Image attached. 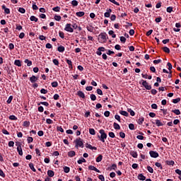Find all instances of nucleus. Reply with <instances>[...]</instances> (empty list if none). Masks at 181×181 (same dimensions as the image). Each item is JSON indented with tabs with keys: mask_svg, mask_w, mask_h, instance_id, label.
Returning a JSON list of instances; mask_svg holds the SVG:
<instances>
[{
	"mask_svg": "<svg viewBox=\"0 0 181 181\" xmlns=\"http://www.w3.org/2000/svg\"><path fill=\"white\" fill-rule=\"evenodd\" d=\"M40 104H42V105H45V107H49V103L47 102H40L38 105H40Z\"/></svg>",
	"mask_w": 181,
	"mask_h": 181,
	"instance_id": "a18cd8bd",
	"label": "nucleus"
},
{
	"mask_svg": "<svg viewBox=\"0 0 181 181\" xmlns=\"http://www.w3.org/2000/svg\"><path fill=\"white\" fill-rule=\"evenodd\" d=\"M15 66H18V67H21L22 66V63L21 62V60L16 59L14 62Z\"/></svg>",
	"mask_w": 181,
	"mask_h": 181,
	"instance_id": "4468645a",
	"label": "nucleus"
},
{
	"mask_svg": "<svg viewBox=\"0 0 181 181\" xmlns=\"http://www.w3.org/2000/svg\"><path fill=\"white\" fill-rule=\"evenodd\" d=\"M113 127L115 129H121V127L119 126V124H118L117 123H114L113 124Z\"/></svg>",
	"mask_w": 181,
	"mask_h": 181,
	"instance_id": "c85d7f7f",
	"label": "nucleus"
},
{
	"mask_svg": "<svg viewBox=\"0 0 181 181\" xmlns=\"http://www.w3.org/2000/svg\"><path fill=\"white\" fill-rule=\"evenodd\" d=\"M129 129H131V131H134V129H135V125L132 123L129 124Z\"/></svg>",
	"mask_w": 181,
	"mask_h": 181,
	"instance_id": "e433bc0d",
	"label": "nucleus"
},
{
	"mask_svg": "<svg viewBox=\"0 0 181 181\" xmlns=\"http://www.w3.org/2000/svg\"><path fill=\"white\" fill-rule=\"evenodd\" d=\"M47 175L49 176V177H53V176H54V172L52 170H49L47 171Z\"/></svg>",
	"mask_w": 181,
	"mask_h": 181,
	"instance_id": "a211bd4d",
	"label": "nucleus"
},
{
	"mask_svg": "<svg viewBox=\"0 0 181 181\" xmlns=\"http://www.w3.org/2000/svg\"><path fill=\"white\" fill-rule=\"evenodd\" d=\"M180 98H176V99H173V103L174 104H177V103H180Z\"/></svg>",
	"mask_w": 181,
	"mask_h": 181,
	"instance_id": "de8ad7c7",
	"label": "nucleus"
},
{
	"mask_svg": "<svg viewBox=\"0 0 181 181\" xmlns=\"http://www.w3.org/2000/svg\"><path fill=\"white\" fill-rule=\"evenodd\" d=\"M29 168L33 170V172H36V169L32 163H29Z\"/></svg>",
	"mask_w": 181,
	"mask_h": 181,
	"instance_id": "bb28decb",
	"label": "nucleus"
},
{
	"mask_svg": "<svg viewBox=\"0 0 181 181\" xmlns=\"http://www.w3.org/2000/svg\"><path fill=\"white\" fill-rule=\"evenodd\" d=\"M98 179H99L100 180H101V181H105V178L104 177V175H100L98 176Z\"/></svg>",
	"mask_w": 181,
	"mask_h": 181,
	"instance_id": "052dcab7",
	"label": "nucleus"
},
{
	"mask_svg": "<svg viewBox=\"0 0 181 181\" xmlns=\"http://www.w3.org/2000/svg\"><path fill=\"white\" fill-rule=\"evenodd\" d=\"M172 112H174L176 115H180V110H172Z\"/></svg>",
	"mask_w": 181,
	"mask_h": 181,
	"instance_id": "ea45409f",
	"label": "nucleus"
},
{
	"mask_svg": "<svg viewBox=\"0 0 181 181\" xmlns=\"http://www.w3.org/2000/svg\"><path fill=\"white\" fill-rule=\"evenodd\" d=\"M89 134L90 135H95V130L94 129H89Z\"/></svg>",
	"mask_w": 181,
	"mask_h": 181,
	"instance_id": "a19ab883",
	"label": "nucleus"
},
{
	"mask_svg": "<svg viewBox=\"0 0 181 181\" xmlns=\"http://www.w3.org/2000/svg\"><path fill=\"white\" fill-rule=\"evenodd\" d=\"M167 165H171L172 166H173L175 165V161L173 160L167 161Z\"/></svg>",
	"mask_w": 181,
	"mask_h": 181,
	"instance_id": "774afa93",
	"label": "nucleus"
},
{
	"mask_svg": "<svg viewBox=\"0 0 181 181\" xmlns=\"http://www.w3.org/2000/svg\"><path fill=\"white\" fill-rule=\"evenodd\" d=\"M149 153H150V156L151 158H158V157H159V153H158V152H156V151H150Z\"/></svg>",
	"mask_w": 181,
	"mask_h": 181,
	"instance_id": "423d86ee",
	"label": "nucleus"
},
{
	"mask_svg": "<svg viewBox=\"0 0 181 181\" xmlns=\"http://www.w3.org/2000/svg\"><path fill=\"white\" fill-rule=\"evenodd\" d=\"M52 11H54V12H59L60 11V7L56 6L52 8Z\"/></svg>",
	"mask_w": 181,
	"mask_h": 181,
	"instance_id": "5fc2aeb1",
	"label": "nucleus"
},
{
	"mask_svg": "<svg viewBox=\"0 0 181 181\" xmlns=\"http://www.w3.org/2000/svg\"><path fill=\"white\" fill-rule=\"evenodd\" d=\"M99 133L100 134V136L98 135V137L100 141H101V142H105V139H107V133H105V131L104 129H100Z\"/></svg>",
	"mask_w": 181,
	"mask_h": 181,
	"instance_id": "f257e3e1",
	"label": "nucleus"
},
{
	"mask_svg": "<svg viewBox=\"0 0 181 181\" xmlns=\"http://www.w3.org/2000/svg\"><path fill=\"white\" fill-rule=\"evenodd\" d=\"M64 30H66V32H69L70 33H73L74 32V30L71 28V24L70 23H67L66 25Z\"/></svg>",
	"mask_w": 181,
	"mask_h": 181,
	"instance_id": "7ed1b4c3",
	"label": "nucleus"
},
{
	"mask_svg": "<svg viewBox=\"0 0 181 181\" xmlns=\"http://www.w3.org/2000/svg\"><path fill=\"white\" fill-rule=\"evenodd\" d=\"M30 21H31V22H37L38 19L35 16H32L30 18Z\"/></svg>",
	"mask_w": 181,
	"mask_h": 181,
	"instance_id": "5701e85b",
	"label": "nucleus"
},
{
	"mask_svg": "<svg viewBox=\"0 0 181 181\" xmlns=\"http://www.w3.org/2000/svg\"><path fill=\"white\" fill-rule=\"evenodd\" d=\"M75 144H76V146H79V147H82L83 148V141L81 140V139L78 138V139H76L75 141H74Z\"/></svg>",
	"mask_w": 181,
	"mask_h": 181,
	"instance_id": "20e7f679",
	"label": "nucleus"
},
{
	"mask_svg": "<svg viewBox=\"0 0 181 181\" xmlns=\"http://www.w3.org/2000/svg\"><path fill=\"white\" fill-rule=\"evenodd\" d=\"M147 170L150 173H153V168H152V167L151 166H147Z\"/></svg>",
	"mask_w": 181,
	"mask_h": 181,
	"instance_id": "79ce46f5",
	"label": "nucleus"
},
{
	"mask_svg": "<svg viewBox=\"0 0 181 181\" xmlns=\"http://www.w3.org/2000/svg\"><path fill=\"white\" fill-rule=\"evenodd\" d=\"M109 35H110V36H112V37H113V38L117 37V35L114 34V31L113 30H110L109 31Z\"/></svg>",
	"mask_w": 181,
	"mask_h": 181,
	"instance_id": "f704fd0d",
	"label": "nucleus"
},
{
	"mask_svg": "<svg viewBox=\"0 0 181 181\" xmlns=\"http://www.w3.org/2000/svg\"><path fill=\"white\" fill-rule=\"evenodd\" d=\"M130 155L133 157V158H138V153L136 151H132L130 152Z\"/></svg>",
	"mask_w": 181,
	"mask_h": 181,
	"instance_id": "2eb2a0df",
	"label": "nucleus"
},
{
	"mask_svg": "<svg viewBox=\"0 0 181 181\" xmlns=\"http://www.w3.org/2000/svg\"><path fill=\"white\" fill-rule=\"evenodd\" d=\"M99 40L100 43H105V42H107V33H101L99 35Z\"/></svg>",
	"mask_w": 181,
	"mask_h": 181,
	"instance_id": "f03ea898",
	"label": "nucleus"
},
{
	"mask_svg": "<svg viewBox=\"0 0 181 181\" xmlns=\"http://www.w3.org/2000/svg\"><path fill=\"white\" fill-rule=\"evenodd\" d=\"M103 160V155H99L96 158V162L99 163Z\"/></svg>",
	"mask_w": 181,
	"mask_h": 181,
	"instance_id": "c756f323",
	"label": "nucleus"
},
{
	"mask_svg": "<svg viewBox=\"0 0 181 181\" xmlns=\"http://www.w3.org/2000/svg\"><path fill=\"white\" fill-rule=\"evenodd\" d=\"M144 121H145V119L144 117H140L138 120L137 122L139 125H142L144 124Z\"/></svg>",
	"mask_w": 181,
	"mask_h": 181,
	"instance_id": "4be33fe9",
	"label": "nucleus"
},
{
	"mask_svg": "<svg viewBox=\"0 0 181 181\" xmlns=\"http://www.w3.org/2000/svg\"><path fill=\"white\" fill-rule=\"evenodd\" d=\"M33 11H37V9H39V7H37L36 4H33Z\"/></svg>",
	"mask_w": 181,
	"mask_h": 181,
	"instance_id": "69168bd1",
	"label": "nucleus"
},
{
	"mask_svg": "<svg viewBox=\"0 0 181 181\" xmlns=\"http://www.w3.org/2000/svg\"><path fill=\"white\" fill-rule=\"evenodd\" d=\"M78 95L81 98H86V95L84 94V93H83V91L78 90Z\"/></svg>",
	"mask_w": 181,
	"mask_h": 181,
	"instance_id": "ddd939ff",
	"label": "nucleus"
},
{
	"mask_svg": "<svg viewBox=\"0 0 181 181\" xmlns=\"http://www.w3.org/2000/svg\"><path fill=\"white\" fill-rule=\"evenodd\" d=\"M1 9H3L5 12V13H6L7 15L11 13V10H9V8H6V6L3 5L1 6Z\"/></svg>",
	"mask_w": 181,
	"mask_h": 181,
	"instance_id": "6e6552de",
	"label": "nucleus"
},
{
	"mask_svg": "<svg viewBox=\"0 0 181 181\" xmlns=\"http://www.w3.org/2000/svg\"><path fill=\"white\" fill-rule=\"evenodd\" d=\"M77 162L78 165H81V163H86V160L84 159V158H82L81 160H78Z\"/></svg>",
	"mask_w": 181,
	"mask_h": 181,
	"instance_id": "2f4dec72",
	"label": "nucleus"
},
{
	"mask_svg": "<svg viewBox=\"0 0 181 181\" xmlns=\"http://www.w3.org/2000/svg\"><path fill=\"white\" fill-rule=\"evenodd\" d=\"M28 144H31V142H33V138L28 136L27 139Z\"/></svg>",
	"mask_w": 181,
	"mask_h": 181,
	"instance_id": "49530a36",
	"label": "nucleus"
},
{
	"mask_svg": "<svg viewBox=\"0 0 181 181\" xmlns=\"http://www.w3.org/2000/svg\"><path fill=\"white\" fill-rule=\"evenodd\" d=\"M57 131H59V132H64V129H63L61 126L57 127Z\"/></svg>",
	"mask_w": 181,
	"mask_h": 181,
	"instance_id": "864d4df0",
	"label": "nucleus"
},
{
	"mask_svg": "<svg viewBox=\"0 0 181 181\" xmlns=\"http://www.w3.org/2000/svg\"><path fill=\"white\" fill-rule=\"evenodd\" d=\"M57 50L58 52H59V53H63V52H64L65 50V48L64 46L60 45L59 47H58Z\"/></svg>",
	"mask_w": 181,
	"mask_h": 181,
	"instance_id": "aec40b11",
	"label": "nucleus"
},
{
	"mask_svg": "<svg viewBox=\"0 0 181 181\" xmlns=\"http://www.w3.org/2000/svg\"><path fill=\"white\" fill-rule=\"evenodd\" d=\"M54 19L55 21H57L59 22V21H61L62 16H55L54 17Z\"/></svg>",
	"mask_w": 181,
	"mask_h": 181,
	"instance_id": "3c124183",
	"label": "nucleus"
},
{
	"mask_svg": "<svg viewBox=\"0 0 181 181\" xmlns=\"http://www.w3.org/2000/svg\"><path fill=\"white\" fill-rule=\"evenodd\" d=\"M40 93L41 94H47V90L45 89V88H42L40 90Z\"/></svg>",
	"mask_w": 181,
	"mask_h": 181,
	"instance_id": "13d9d810",
	"label": "nucleus"
},
{
	"mask_svg": "<svg viewBox=\"0 0 181 181\" xmlns=\"http://www.w3.org/2000/svg\"><path fill=\"white\" fill-rule=\"evenodd\" d=\"M86 148L91 149L92 151H97V147L91 146V144H86Z\"/></svg>",
	"mask_w": 181,
	"mask_h": 181,
	"instance_id": "9b49d317",
	"label": "nucleus"
},
{
	"mask_svg": "<svg viewBox=\"0 0 181 181\" xmlns=\"http://www.w3.org/2000/svg\"><path fill=\"white\" fill-rule=\"evenodd\" d=\"M59 37H61L62 39H64V33L59 31Z\"/></svg>",
	"mask_w": 181,
	"mask_h": 181,
	"instance_id": "680f3d73",
	"label": "nucleus"
},
{
	"mask_svg": "<svg viewBox=\"0 0 181 181\" xmlns=\"http://www.w3.org/2000/svg\"><path fill=\"white\" fill-rule=\"evenodd\" d=\"M8 118L11 121H16V119H18V117H16L15 115H10Z\"/></svg>",
	"mask_w": 181,
	"mask_h": 181,
	"instance_id": "473e14b6",
	"label": "nucleus"
},
{
	"mask_svg": "<svg viewBox=\"0 0 181 181\" xmlns=\"http://www.w3.org/2000/svg\"><path fill=\"white\" fill-rule=\"evenodd\" d=\"M128 112L130 113V115H132V117H134L135 115V112H134V110H132V109H128Z\"/></svg>",
	"mask_w": 181,
	"mask_h": 181,
	"instance_id": "c03bdc74",
	"label": "nucleus"
},
{
	"mask_svg": "<svg viewBox=\"0 0 181 181\" xmlns=\"http://www.w3.org/2000/svg\"><path fill=\"white\" fill-rule=\"evenodd\" d=\"M89 170H94L95 172H97L98 173H100V170L97 169L94 165H89L88 166Z\"/></svg>",
	"mask_w": 181,
	"mask_h": 181,
	"instance_id": "0eeeda50",
	"label": "nucleus"
},
{
	"mask_svg": "<svg viewBox=\"0 0 181 181\" xmlns=\"http://www.w3.org/2000/svg\"><path fill=\"white\" fill-rule=\"evenodd\" d=\"M17 151L18 152V155H20L21 156H22V155H23V151H22V147L21 146V145H19L17 147Z\"/></svg>",
	"mask_w": 181,
	"mask_h": 181,
	"instance_id": "9d476101",
	"label": "nucleus"
},
{
	"mask_svg": "<svg viewBox=\"0 0 181 181\" xmlns=\"http://www.w3.org/2000/svg\"><path fill=\"white\" fill-rule=\"evenodd\" d=\"M76 16H78V18H81V16H84L85 13L84 11H78L76 13Z\"/></svg>",
	"mask_w": 181,
	"mask_h": 181,
	"instance_id": "f3484780",
	"label": "nucleus"
},
{
	"mask_svg": "<svg viewBox=\"0 0 181 181\" xmlns=\"http://www.w3.org/2000/svg\"><path fill=\"white\" fill-rule=\"evenodd\" d=\"M119 114H121V115H124V117H128L129 115L128 112L124 110H120Z\"/></svg>",
	"mask_w": 181,
	"mask_h": 181,
	"instance_id": "b1692460",
	"label": "nucleus"
},
{
	"mask_svg": "<svg viewBox=\"0 0 181 181\" xmlns=\"http://www.w3.org/2000/svg\"><path fill=\"white\" fill-rule=\"evenodd\" d=\"M52 87L56 88L58 87L59 86V83H57V81H54L51 83Z\"/></svg>",
	"mask_w": 181,
	"mask_h": 181,
	"instance_id": "c9c22d12",
	"label": "nucleus"
},
{
	"mask_svg": "<svg viewBox=\"0 0 181 181\" xmlns=\"http://www.w3.org/2000/svg\"><path fill=\"white\" fill-rule=\"evenodd\" d=\"M52 62H53L54 64H55V66H59V60L58 59H54L52 60Z\"/></svg>",
	"mask_w": 181,
	"mask_h": 181,
	"instance_id": "338daca9",
	"label": "nucleus"
},
{
	"mask_svg": "<svg viewBox=\"0 0 181 181\" xmlns=\"http://www.w3.org/2000/svg\"><path fill=\"white\" fill-rule=\"evenodd\" d=\"M90 99H91L92 101H95V100H97V97L95 96V95L91 94L90 95Z\"/></svg>",
	"mask_w": 181,
	"mask_h": 181,
	"instance_id": "8fccbe9b",
	"label": "nucleus"
},
{
	"mask_svg": "<svg viewBox=\"0 0 181 181\" xmlns=\"http://www.w3.org/2000/svg\"><path fill=\"white\" fill-rule=\"evenodd\" d=\"M30 83H35V81H37V77L35 76L34 75L32 76L30 78Z\"/></svg>",
	"mask_w": 181,
	"mask_h": 181,
	"instance_id": "f8f14e48",
	"label": "nucleus"
},
{
	"mask_svg": "<svg viewBox=\"0 0 181 181\" xmlns=\"http://www.w3.org/2000/svg\"><path fill=\"white\" fill-rule=\"evenodd\" d=\"M141 82L142 86H144L146 90H151L152 88V86H151V85H148L146 81L141 80Z\"/></svg>",
	"mask_w": 181,
	"mask_h": 181,
	"instance_id": "39448f33",
	"label": "nucleus"
},
{
	"mask_svg": "<svg viewBox=\"0 0 181 181\" xmlns=\"http://www.w3.org/2000/svg\"><path fill=\"white\" fill-rule=\"evenodd\" d=\"M64 172L65 173H69V172H70V168H69L67 166L64 167Z\"/></svg>",
	"mask_w": 181,
	"mask_h": 181,
	"instance_id": "4c0bfd02",
	"label": "nucleus"
},
{
	"mask_svg": "<svg viewBox=\"0 0 181 181\" xmlns=\"http://www.w3.org/2000/svg\"><path fill=\"white\" fill-rule=\"evenodd\" d=\"M76 156V152L74 151H71L69 152H68V156H69V158H73V156Z\"/></svg>",
	"mask_w": 181,
	"mask_h": 181,
	"instance_id": "6ab92c4d",
	"label": "nucleus"
},
{
	"mask_svg": "<svg viewBox=\"0 0 181 181\" xmlns=\"http://www.w3.org/2000/svg\"><path fill=\"white\" fill-rule=\"evenodd\" d=\"M155 165L157 168H160V169H163L162 164L160 163L157 162L155 163Z\"/></svg>",
	"mask_w": 181,
	"mask_h": 181,
	"instance_id": "4d7b16f0",
	"label": "nucleus"
},
{
	"mask_svg": "<svg viewBox=\"0 0 181 181\" xmlns=\"http://www.w3.org/2000/svg\"><path fill=\"white\" fill-rule=\"evenodd\" d=\"M109 170H117V165L115 164L112 165L111 168H108Z\"/></svg>",
	"mask_w": 181,
	"mask_h": 181,
	"instance_id": "72a5a7b5",
	"label": "nucleus"
},
{
	"mask_svg": "<svg viewBox=\"0 0 181 181\" xmlns=\"http://www.w3.org/2000/svg\"><path fill=\"white\" fill-rule=\"evenodd\" d=\"M120 42H122V43H125V42H127V38H125V37H120Z\"/></svg>",
	"mask_w": 181,
	"mask_h": 181,
	"instance_id": "0e129e2a",
	"label": "nucleus"
},
{
	"mask_svg": "<svg viewBox=\"0 0 181 181\" xmlns=\"http://www.w3.org/2000/svg\"><path fill=\"white\" fill-rule=\"evenodd\" d=\"M139 134H140V135H138V136H136L137 139H139L140 141L144 140V136H142V135H144V133L140 132Z\"/></svg>",
	"mask_w": 181,
	"mask_h": 181,
	"instance_id": "393cba45",
	"label": "nucleus"
},
{
	"mask_svg": "<svg viewBox=\"0 0 181 181\" xmlns=\"http://www.w3.org/2000/svg\"><path fill=\"white\" fill-rule=\"evenodd\" d=\"M23 127H29V125H30V122H28V121H25V122H23Z\"/></svg>",
	"mask_w": 181,
	"mask_h": 181,
	"instance_id": "603ef678",
	"label": "nucleus"
},
{
	"mask_svg": "<svg viewBox=\"0 0 181 181\" xmlns=\"http://www.w3.org/2000/svg\"><path fill=\"white\" fill-rule=\"evenodd\" d=\"M156 125L157 127H163V123H162L159 119H156Z\"/></svg>",
	"mask_w": 181,
	"mask_h": 181,
	"instance_id": "dca6fc26",
	"label": "nucleus"
},
{
	"mask_svg": "<svg viewBox=\"0 0 181 181\" xmlns=\"http://www.w3.org/2000/svg\"><path fill=\"white\" fill-rule=\"evenodd\" d=\"M173 11V7L169 6L167 8V12H168V13H171Z\"/></svg>",
	"mask_w": 181,
	"mask_h": 181,
	"instance_id": "37998d69",
	"label": "nucleus"
},
{
	"mask_svg": "<svg viewBox=\"0 0 181 181\" xmlns=\"http://www.w3.org/2000/svg\"><path fill=\"white\" fill-rule=\"evenodd\" d=\"M163 50L165 53H170V49L168 47H163Z\"/></svg>",
	"mask_w": 181,
	"mask_h": 181,
	"instance_id": "cd10ccee",
	"label": "nucleus"
},
{
	"mask_svg": "<svg viewBox=\"0 0 181 181\" xmlns=\"http://www.w3.org/2000/svg\"><path fill=\"white\" fill-rule=\"evenodd\" d=\"M71 5H72L73 6H77V5H78V1H77L76 0H73V1H71Z\"/></svg>",
	"mask_w": 181,
	"mask_h": 181,
	"instance_id": "58836bf2",
	"label": "nucleus"
},
{
	"mask_svg": "<svg viewBox=\"0 0 181 181\" xmlns=\"http://www.w3.org/2000/svg\"><path fill=\"white\" fill-rule=\"evenodd\" d=\"M18 12H20L21 13H25V12H26V10H25L23 8L20 7L18 8Z\"/></svg>",
	"mask_w": 181,
	"mask_h": 181,
	"instance_id": "09e8293b",
	"label": "nucleus"
},
{
	"mask_svg": "<svg viewBox=\"0 0 181 181\" xmlns=\"http://www.w3.org/2000/svg\"><path fill=\"white\" fill-rule=\"evenodd\" d=\"M24 63L27 64L28 67H30V66H32V61H30L29 59H25Z\"/></svg>",
	"mask_w": 181,
	"mask_h": 181,
	"instance_id": "a878e982",
	"label": "nucleus"
},
{
	"mask_svg": "<svg viewBox=\"0 0 181 181\" xmlns=\"http://www.w3.org/2000/svg\"><path fill=\"white\" fill-rule=\"evenodd\" d=\"M86 29L88 32H91V33L94 32V28L91 25L86 27Z\"/></svg>",
	"mask_w": 181,
	"mask_h": 181,
	"instance_id": "7c9ffc66",
	"label": "nucleus"
},
{
	"mask_svg": "<svg viewBox=\"0 0 181 181\" xmlns=\"http://www.w3.org/2000/svg\"><path fill=\"white\" fill-rule=\"evenodd\" d=\"M112 12V10H111V8L107 10V12H105L104 14L105 18H110Z\"/></svg>",
	"mask_w": 181,
	"mask_h": 181,
	"instance_id": "1a4fd4ad",
	"label": "nucleus"
},
{
	"mask_svg": "<svg viewBox=\"0 0 181 181\" xmlns=\"http://www.w3.org/2000/svg\"><path fill=\"white\" fill-rule=\"evenodd\" d=\"M139 180H145L146 177H145L143 174H139L138 176Z\"/></svg>",
	"mask_w": 181,
	"mask_h": 181,
	"instance_id": "412c9836",
	"label": "nucleus"
},
{
	"mask_svg": "<svg viewBox=\"0 0 181 181\" xmlns=\"http://www.w3.org/2000/svg\"><path fill=\"white\" fill-rule=\"evenodd\" d=\"M12 100H13V96H10L8 98V99L7 100V104H11V103H12Z\"/></svg>",
	"mask_w": 181,
	"mask_h": 181,
	"instance_id": "bf43d9fd",
	"label": "nucleus"
},
{
	"mask_svg": "<svg viewBox=\"0 0 181 181\" xmlns=\"http://www.w3.org/2000/svg\"><path fill=\"white\" fill-rule=\"evenodd\" d=\"M45 47L47 49H52L53 47V46L50 43H47L46 45H45Z\"/></svg>",
	"mask_w": 181,
	"mask_h": 181,
	"instance_id": "e2e57ef3",
	"label": "nucleus"
},
{
	"mask_svg": "<svg viewBox=\"0 0 181 181\" xmlns=\"http://www.w3.org/2000/svg\"><path fill=\"white\" fill-rule=\"evenodd\" d=\"M8 47H9L10 50H13V49H15V45L13 43H10L8 45Z\"/></svg>",
	"mask_w": 181,
	"mask_h": 181,
	"instance_id": "6e6d98bb",
	"label": "nucleus"
}]
</instances>
